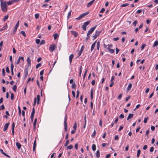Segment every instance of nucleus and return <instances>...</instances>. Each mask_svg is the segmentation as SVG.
Segmentation results:
<instances>
[{"mask_svg":"<svg viewBox=\"0 0 158 158\" xmlns=\"http://www.w3.org/2000/svg\"><path fill=\"white\" fill-rule=\"evenodd\" d=\"M7 4L6 2H1V6L2 11L6 12L7 11Z\"/></svg>","mask_w":158,"mask_h":158,"instance_id":"1","label":"nucleus"},{"mask_svg":"<svg viewBox=\"0 0 158 158\" xmlns=\"http://www.w3.org/2000/svg\"><path fill=\"white\" fill-rule=\"evenodd\" d=\"M67 115L66 114L65 115L64 118V129L65 131H67Z\"/></svg>","mask_w":158,"mask_h":158,"instance_id":"2","label":"nucleus"},{"mask_svg":"<svg viewBox=\"0 0 158 158\" xmlns=\"http://www.w3.org/2000/svg\"><path fill=\"white\" fill-rule=\"evenodd\" d=\"M97 26L96 25L95 26L92 27L88 31L87 35V36L89 37V35L91 34L94 30L97 27Z\"/></svg>","mask_w":158,"mask_h":158,"instance_id":"3","label":"nucleus"},{"mask_svg":"<svg viewBox=\"0 0 158 158\" xmlns=\"http://www.w3.org/2000/svg\"><path fill=\"white\" fill-rule=\"evenodd\" d=\"M90 23V21L88 20L86 22H85L84 23V24L82 25V27L84 31H86V27L87 26L89 23Z\"/></svg>","mask_w":158,"mask_h":158,"instance_id":"4","label":"nucleus"},{"mask_svg":"<svg viewBox=\"0 0 158 158\" xmlns=\"http://www.w3.org/2000/svg\"><path fill=\"white\" fill-rule=\"evenodd\" d=\"M89 12H86L84 13H83V14H81L76 19L77 20H79L80 19H81V18L84 17L85 16L88 15L89 14Z\"/></svg>","mask_w":158,"mask_h":158,"instance_id":"5","label":"nucleus"},{"mask_svg":"<svg viewBox=\"0 0 158 158\" xmlns=\"http://www.w3.org/2000/svg\"><path fill=\"white\" fill-rule=\"evenodd\" d=\"M19 21H18V22L16 23V24L14 27V29L12 32V34H13L14 35L15 34V33L17 30V28L19 26Z\"/></svg>","mask_w":158,"mask_h":158,"instance_id":"6","label":"nucleus"},{"mask_svg":"<svg viewBox=\"0 0 158 158\" xmlns=\"http://www.w3.org/2000/svg\"><path fill=\"white\" fill-rule=\"evenodd\" d=\"M101 33V31H99L97 30L96 31L95 34H94V35L93 36V37L94 38L93 40H94L96 39L97 37Z\"/></svg>","mask_w":158,"mask_h":158,"instance_id":"7","label":"nucleus"},{"mask_svg":"<svg viewBox=\"0 0 158 158\" xmlns=\"http://www.w3.org/2000/svg\"><path fill=\"white\" fill-rule=\"evenodd\" d=\"M56 47V45H55L54 44L51 45L49 47L50 51L51 52H53L54 50Z\"/></svg>","mask_w":158,"mask_h":158,"instance_id":"8","label":"nucleus"},{"mask_svg":"<svg viewBox=\"0 0 158 158\" xmlns=\"http://www.w3.org/2000/svg\"><path fill=\"white\" fill-rule=\"evenodd\" d=\"M10 125V123H8L5 124L4 127L3 131H6L9 125Z\"/></svg>","mask_w":158,"mask_h":158,"instance_id":"9","label":"nucleus"},{"mask_svg":"<svg viewBox=\"0 0 158 158\" xmlns=\"http://www.w3.org/2000/svg\"><path fill=\"white\" fill-rule=\"evenodd\" d=\"M71 34L73 35L75 37H77L78 35V33L76 31H71Z\"/></svg>","mask_w":158,"mask_h":158,"instance_id":"10","label":"nucleus"},{"mask_svg":"<svg viewBox=\"0 0 158 158\" xmlns=\"http://www.w3.org/2000/svg\"><path fill=\"white\" fill-rule=\"evenodd\" d=\"M74 57V55L73 54H71L69 56V62L70 64H71L72 61V60L73 58Z\"/></svg>","mask_w":158,"mask_h":158,"instance_id":"11","label":"nucleus"},{"mask_svg":"<svg viewBox=\"0 0 158 158\" xmlns=\"http://www.w3.org/2000/svg\"><path fill=\"white\" fill-rule=\"evenodd\" d=\"M97 41H96L94 42L92 45L91 47L90 51L91 52H92L94 49L95 47V45L96 44V42Z\"/></svg>","mask_w":158,"mask_h":158,"instance_id":"12","label":"nucleus"},{"mask_svg":"<svg viewBox=\"0 0 158 158\" xmlns=\"http://www.w3.org/2000/svg\"><path fill=\"white\" fill-rule=\"evenodd\" d=\"M35 113V109L33 107L32 109V110L31 112V114L30 118H34Z\"/></svg>","mask_w":158,"mask_h":158,"instance_id":"13","label":"nucleus"},{"mask_svg":"<svg viewBox=\"0 0 158 158\" xmlns=\"http://www.w3.org/2000/svg\"><path fill=\"white\" fill-rule=\"evenodd\" d=\"M28 74V71L27 69H25L24 71V76L25 78H26Z\"/></svg>","mask_w":158,"mask_h":158,"instance_id":"14","label":"nucleus"},{"mask_svg":"<svg viewBox=\"0 0 158 158\" xmlns=\"http://www.w3.org/2000/svg\"><path fill=\"white\" fill-rule=\"evenodd\" d=\"M27 65L28 66H30L31 65V60L30 59V57H28L27 59Z\"/></svg>","mask_w":158,"mask_h":158,"instance_id":"15","label":"nucleus"},{"mask_svg":"<svg viewBox=\"0 0 158 158\" xmlns=\"http://www.w3.org/2000/svg\"><path fill=\"white\" fill-rule=\"evenodd\" d=\"M36 146V139H35V140L34 141L33 143V151H34L35 150V148Z\"/></svg>","mask_w":158,"mask_h":158,"instance_id":"16","label":"nucleus"},{"mask_svg":"<svg viewBox=\"0 0 158 158\" xmlns=\"http://www.w3.org/2000/svg\"><path fill=\"white\" fill-rule=\"evenodd\" d=\"M15 123H13L12 124V132L13 135H14V127H15Z\"/></svg>","mask_w":158,"mask_h":158,"instance_id":"17","label":"nucleus"},{"mask_svg":"<svg viewBox=\"0 0 158 158\" xmlns=\"http://www.w3.org/2000/svg\"><path fill=\"white\" fill-rule=\"evenodd\" d=\"M84 48V46H82L81 47V49L78 53V54H79L78 56H80L81 55L82 52L83 51Z\"/></svg>","mask_w":158,"mask_h":158,"instance_id":"18","label":"nucleus"},{"mask_svg":"<svg viewBox=\"0 0 158 158\" xmlns=\"http://www.w3.org/2000/svg\"><path fill=\"white\" fill-rule=\"evenodd\" d=\"M132 86V85L131 83H129L128 85V86L127 88V90L128 91H129L131 88Z\"/></svg>","mask_w":158,"mask_h":158,"instance_id":"19","label":"nucleus"},{"mask_svg":"<svg viewBox=\"0 0 158 158\" xmlns=\"http://www.w3.org/2000/svg\"><path fill=\"white\" fill-rule=\"evenodd\" d=\"M107 49L108 50V51H109V52L111 53H113L114 52V50L111 49L109 47H108L107 48Z\"/></svg>","mask_w":158,"mask_h":158,"instance_id":"20","label":"nucleus"},{"mask_svg":"<svg viewBox=\"0 0 158 158\" xmlns=\"http://www.w3.org/2000/svg\"><path fill=\"white\" fill-rule=\"evenodd\" d=\"M100 151L99 150H98L96 153V157L97 158L100 157Z\"/></svg>","mask_w":158,"mask_h":158,"instance_id":"21","label":"nucleus"},{"mask_svg":"<svg viewBox=\"0 0 158 158\" xmlns=\"http://www.w3.org/2000/svg\"><path fill=\"white\" fill-rule=\"evenodd\" d=\"M95 0H93V1L89 2L87 4V7H89L90 6H91L93 3H94V1Z\"/></svg>","mask_w":158,"mask_h":158,"instance_id":"22","label":"nucleus"},{"mask_svg":"<svg viewBox=\"0 0 158 158\" xmlns=\"http://www.w3.org/2000/svg\"><path fill=\"white\" fill-rule=\"evenodd\" d=\"M133 114H129L128 115V116L127 118V120H128L130 118H133Z\"/></svg>","mask_w":158,"mask_h":158,"instance_id":"23","label":"nucleus"},{"mask_svg":"<svg viewBox=\"0 0 158 158\" xmlns=\"http://www.w3.org/2000/svg\"><path fill=\"white\" fill-rule=\"evenodd\" d=\"M16 145L18 148V149H20L21 147V145L20 144L18 143V142H16Z\"/></svg>","mask_w":158,"mask_h":158,"instance_id":"24","label":"nucleus"},{"mask_svg":"<svg viewBox=\"0 0 158 158\" xmlns=\"http://www.w3.org/2000/svg\"><path fill=\"white\" fill-rule=\"evenodd\" d=\"M59 35L56 33L54 34L53 35L54 39L56 40Z\"/></svg>","mask_w":158,"mask_h":158,"instance_id":"25","label":"nucleus"},{"mask_svg":"<svg viewBox=\"0 0 158 158\" xmlns=\"http://www.w3.org/2000/svg\"><path fill=\"white\" fill-rule=\"evenodd\" d=\"M92 150L94 151L96 149V146L95 144H93L92 145Z\"/></svg>","mask_w":158,"mask_h":158,"instance_id":"26","label":"nucleus"},{"mask_svg":"<svg viewBox=\"0 0 158 158\" xmlns=\"http://www.w3.org/2000/svg\"><path fill=\"white\" fill-rule=\"evenodd\" d=\"M100 45V42L99 41H98L97 42V49L98 51H99Z\"/></svg>","mask_w":158,"mask_h":158,"instance_id":"27","label":"nucleus"},{"mask_svg":"<svg viewBox=\"0 0 158 158\" xmlns=\"http://www.w3.org/2000/svg\"><path fill=\"white\" fill-rule=\"evenodd\" d=\"M17 86L16 85H15L13 86L12 89L15 92H16V89H17Z\"/></svg>","mask_w":158,"mask_h":158,"instance_id":"28","label":"nucleus"},{"mask_svg":"<svg viewBox=\"0 0 158 158\" xmlns=\"http://www.w3.org/2000/svg\"><path fill=\"white\" fill-rule=\"evenodd\" d=\"M158 45V41H155L153 44V47H155L157 46Z\"/></svg>","mask_w":158,"mask_h":158,"instance_id":"29","label":"nucleus"},{"mask_svg":"<svg viewBox=\"0 0 158 158\" xmlns=\"http://www.w3.org/2000/svg\"><path fill=\"white\" fill-rule=\"evenodd\" d=\"M82 66H81L80 67V69H79V77H81V73H82Z\"/></svg>","mask_w":158,"mask_h":158,"instance_id":"30","label":"nucleus"},{"mask_svg":"<svg viewBox=\"0 0 158 158\" xmlns=\"http://www.w3.org/2000/svg\"><path fill=\"white\" fill-rule=\"evenodd\" d=\"M14 2V1L12 0L9 1L8 2H7V5H11L12 4V3Z\"/></svg>","mask_w":158,"mask_h":158,"instance_id":"31","label":"nucleus"},{"mask_svg":"<svg viewBox=\"0 0 158 158\" xmlns=\"http://www.w3.org/2000/svg\"><path fill=\"white\" fill-rule=\"evenodd\" d=\"M140 152H141V151L139 149L138 150L137 153V157H138V158L139 157V156L140 154Z\"/></svg>","mask_w":158,"mask_h":158,"instance_id":"32","label":"nucleus"},{"mask_svg":"<svg viewBox=\"0 0 158 158\" xmlns=\"http://www.w3.org/2000/svg\"><path fill=\"white\" fill-rule=\"evenodd\" d=\"M37 121V118H35V120L34 122V123H33V126H34V128L35 127V125L36 124V123Z\"/></svg>","mask_w":158,"mask_h":158,"instance_id":"33","label":"nucleus"},{"mask_svg":"<svg viewBox=\"0 0 158 158\" xmlns=\"http://www.w3.org/2000/svg\"><path fill=\"white\" fill-rule=\"evenodd\" d=\"M18 110H19V115L20 116L21 114V110L19 106H18Z\"/></svg>","mask_w":158,"mask_h":158,"instance_id":"34","label":"nucleus"},{"mask_svg":"<svg viewBox=\"0 0 158 158\" xmlns=\"http://www.w3.org/2000/svg\"><path fill=\"white\" fill-rule=\"evenodd\" d=\"M93 89H92L91 90V93H90V98L91 99H92L93 98Z\"/></svg>","mask_w":158,"mask_h":158,"instance_id":"35","label":"nucleus"},{"mask_svg":"<svg viewBox=\"0 0 158 158\" xmlns=\"http://www.w3.org/2000/svg\"><path fill=\"white\" fill-rule=\"evenodd\" d=\"M76 85L75 82L72 84L71 87L73 89H74L76 88Z\"/></svg>","mask_w":158,"mask_h":158,"instance_id":"36","label":"nucleus"},{"mask_svg":"<svg viewBox=\"0 0 158 158\" xmlns=\"http://www.w3.org/2000/svg\"><path fill=\"white\" fill-rule=\"evenodd\" d=\"M148 119V117H147L145 118L144 120V121H143L144 123H146L147 122Z\"/></svg>","mask_w":158,"mask_h":158,"instance_id":"37","label":"nucleus"},{"mask_svg":"<svg viewBox=\"0 0 158 158\" xmlns=\"http://www.w3.org/2000/svg\"><path fill=\"white\" fill-rule=\"evenodd\" d=\"M73 148V146L72 145H70L67 147V149H72Z\"/></svg>","mask_w":158,"mask_h":158,"instance_id":"38","label":"nucleus"},{"mask_svg":"<svg viewBox=\"0 0 158 158\" xmlns=\"http://www.w3.org/2000/svg\"><path fill=\"white\" fill-rule=\"evenodd\" d=\"M10 98L12 100H13L14 99V94L12 93L11 94Z\"/></svg>","mask_w":158,"mask_h":158,"instance_id":"39","label":"nucleus"},{"mask_svg":"<svg viewBox=\"0 0 158 158\" xmlns=\"http://www.w3.org/2000/svg\"><path fill=\"white\" fill-rule=\"evenodd\" d=\"M39 16V14L38 13H36L35 14V17L36 19H38Z\"/></svg>","mask_w":158,"mask_h":158,"instance_id":"40","label":"nucleus"},{"mask_svg":"<svg viewBox=\"0 0 158 158\" xmlns=\"http://www.w3.org/2000/svg\"><path fill=\"white\" fill-rule=\"evenodd\" d=\"M96 134V132L95 130H94V131L93 132V133L92 136L93 138H94L95 137Z\"/></svg>","mask_w":158,"mask_h":158,"instance_id":"41","label":"nucleus"},{"mask_svg":"<svg viewBox=\"0 0 158 158\" xmlns=\"http://www.w3.org/2000/svg\"><path fill=\"white\" fill-rule=\"evenodd\" d=\"M41 66V63H39L37 64L36 66V69H38Z\"/></svg>","mask_w":158,"mask_h":158,"instance_id":"42","label":"nucleus"},{"mask_svg":"<svg viewBox=\"0 0 158 158\" xmlns=\"http://www.w3.org/2000/svg\"><path fill=\"white\" fill-rule=\"evenodd\" d=\"M37 103L38 104H39L40 100V96L39 95H38L37 96Z\"/></svg>","mask_w":158,"mask_h":158,"instance_id":"43","label":"nucleus"},{"mask_svg":"<svg viewBox=\"0 0 158 158\" xmlns=\"http://www.w3.org/2000/svg\"><path fill=\"white\" fill-rule=\"evenodd\" d=\"M129 5V4H128V3H125V4H122L121 5V7H125V6H128Z\"/></svg>","mask_w":158,"mask_h":158,"instance_id":"44","label":"nucleus"},{"mask_svg":"<svg viewBox=\"0 0 158 158\" xmlns=\"http://www.w3.org/2000/svg\"><path fill=\"white\" fill-rule=\"evenodd\" d=\"M8 15H6L4 17V18H3V20L4 21H5L8 18Z\"/></svg>","mask_w":158,"mask_h":158,"instance_id":"45","label":"nucleus"},{"mask_svg":"<svg viewBox=\"0 0 158 158\" xmlns=\"http://www.w3.org/2000/svg\"><path fill=\"white\" fill-rule=\"evenodd\" d=\"M14 67V66L13 63H11V68H10L11 71H13V70Z\"/></svg>","mask_w":158,"mask_h":158,"instance_id":"46","label":"nucleus"},{"mask_svg":"<svg viewBox=\"0 0 158 158\" xmlns=\"http://www.w3.org/2000/svg\"><path fill=\"white\" fill-rule=\"evenodd\" d=\"M77 123H75L74 124V125L73 126V128L74 130H76V129H77Z\"/></svg>","mask_w":158,"mask_h":158,"instance_id":"47","label":"nucleus"},{"mask_svg":"<svg viewBox=\"0 0 158 158\" xmlns=\"http://www.w3.org/2000/svg\"><path fill=\"white\" fill-rule=\"evenodd\" d=\"M72 10H70V11L68 13V18H69V17L71 16V13L72 12Z\"/></svg>","mask_w":158,"mask_h":158,"instance_id":"48","label":"nucleus"},{"mask_svg":"<svg viewBox=\"0 0 158 158\" xmlns=\"http://www.w3.org/2000/svg\"><path fill=\"white\" fill-rule=\"evenodd\" d=\"M87 72V70H85V71L84 74V75H83V79H85V78L86 76Z\"/></svg>","mask_w":158,"mask_h":158,"instance_id":"49","label":"nucleus"},{"mask_svg":"<svg viewBox=\"0 0 158 158\" xmlns=\"http://www.w3.org/2000/svg\"><path fill=\"white\" fill-rule=\"evenodd\" d=\"M146 46V45L145 44H142L141 47V50H143L144 49V48Z\"/></svg>","mask_w":158,"mask_h":158,"instance_id":"50","label":"nucleus"},{"mask_svg":"<svg viewBox=\"0 0 158 158\" xmlns=\"http://www.w3.org/2000/svg\"><path fill=\"white\" fill-rule=\"evenodd\" d=\"M79 92L78 90H77V95H76V98H77L79 96Z\"/></svg>","mask_w":158,"mask_h":158,"instance_id":"51","label":"nucleus"},{"mask_svg":"<svg viewBox=\"0 0 158 158\" xmlns=\"http://www.w3.org/2000/svg\"><path fill=\"white\" fill-rule=\"evenodd\" d=\"M35 41H36V43L37 44H39L40 42V40L39 39H36Z\"/></svg>","mask_w":158,"mask_h":158,"instance_id":"52","label":"nucleus"},{"mask_svg":"<svg viewBox=\"0 0 158 158\" xmlns=\"http://www.w3.org/2000/svg\"><path fill=\"white\" fill-rule=\"evenodd\" d=\"M44 70L43 69V70H42V71H41L40 73V75L41 76H42L43 75V74H44Z\"/></svg>","mask_w":158,"mask_h":158,"instance_id":"53","label":"nucleus"},{"mask_svg":"<svg viewBox=\"0 0 158 158\" xmlns=\"http://www.w3.org/2000/svg\"><path fill=\"white\" fill-rule=\"evenodd\" d=\"M21 33L23 35L24 37H26V34L25 33V32L24 31H21Z\"/></svg>","mask_w":158,"mask_h":158,"instance_id":"54","label":"nucleus"},{"mask_svg":"<svg viewBox=\"0 0 158 158\" xmlns=\"http://www.w3.org/2000/svg\"><path fill=\"white\" fill-rule=\"evenodd\" d=\"M119 139L118 136V135H115L114 138L115 140H118Z\"/></svg>","mask_w":158,"mask_h":158,"instance_id":"55","label":"nucleus"},{"mask_svg":"<svg viewBox=\"0 0 158 158\" xmlns=\"http://www.w3.org/2000/svg\"><path fill=\"white\" fill-rule=\"evenodd\" d=\"M69 143V140H66V141L64 144V146L66 147L67 146V145Z\"/></svg>","mask_w":158,"mask_h":158,"instance_id":"56","label":"nucleus"},{"mask_svg":"<svg viewBox=\"0 0 158 158\" xmlns=\"http://www.w3.org/2000/svg\"><path fill=\"white\" fill-rule=\"evenodd\" d=\"M36 98H34V103H33V106H35V105L36 104Z\"/></svg>","mask_w":158,"mask_h":158,"instance_id":"57","label":"nucleus"},{"mask_svg":"<svg viewBox=\"0 0 158 158\" xmlns=\"http://www.w3.org/2000/svg\"><path fill=\"white\" fill-rule=\"evenodd\" d=\"M137 23V21L136 20H135L133 23V24L134 26H135Z\"/></svg>","mask_w":158,"mask_h":158,"instance_id":"58","label":"nucleus"},{"mask_svg":"<svg viewBox=\"0 0 158 158\" xmlns=\"http://www.w3.org/2000/svg\"><path fill=\"white\" fill-rule=\"evenodd\" d=\"M72 93L73 97L74 98H75V92L74 91H72Z\"/></svg>","mask_w":158,"mask_h":158,"instance_id":"59","label":"nucleus"},{"mask_svg":"<svg viewBox=\"0 0 158 158\" xmlns=\"http://www.w3.org/2000/svg\"><path fill=\"white\" fill-rule=\"evenodd\" d=\"M2 73L3 75L4 76H5V70L4 69H2Z\"/></svg>","mask_w":158,"mask_h":158,"instance_id":"60","label":"nucleus"},{"mask_svg":"<svg viewBox=\"0 0 158 158\" xmlns=\"http://www.w3.org/2000/svg\"><path fill=\"white\" fill-rule=\"evenodd\" d=\"M119 117L120 118H124V116L123 114H121L119 116Z\"/></svg>","mask_w":158,"mask_h":158,"instance_id":"61","label":"nucleus"},{"mask_svg":"<svg viewBox=\"0 0 158 158\" xmlns=\"http://www.w3.org/2000/svg\"><path fill=\"white\" fill-rule=\"evenodd\" d=\"M105 10V9L104 8H102L101 10L100 11V13H102L104 12Z\"/></svg>","mask_w":158,"mask_h":158,"instance_id":"62","label":"nucleus"},{"mask_svg":"<svg viewBox=\"0 0 158 158\" xmlns=\"http://www.w3.org/2000/svg\"><path fill=\"white\" fill-rule=\"evenodd\" d=\"M142 12V10H137V11L136 12V13L137 14H139L141 13Z\"/></svg>","mask_w":158,"mask_h":158,"instance_id":"63","label":"nucleus"},{"mask_svg":"<svg viewBox=\"0 0 158 158\" xmlns=\"http://www.w3.org/2000/svg\"><path fill=\"white\" fill-rule=\"evenodd\" d=\"M154 150V148L153 147H151L150 149V151L151 152H152Z\"/></svg>","mask_w":158,"mask_h":158,"instance_id":"64","label":"nucleus"}]
</instances>
